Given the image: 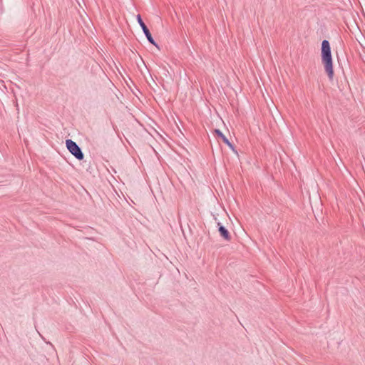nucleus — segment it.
Segmentation results:
<instances>
[{
	"label": "nucleus",
	"instance_id": "1",
	"mask_svg": "<svg viewBox=\"0 0 365 365\" xmlns=\"http://www.w3.org/2000/svg\"><path fill=\"white\" fill-rule=\"evenodd\" d=\"M322 61L329 79H332L334 71L331 52L329 42L327 40H324L322 43Z\"/></svg>",
	"mask_w": 365,
	"mask_h": 365
},
{
	"label": "nucleus",
	"instance_id": "2",
	"mask_svg": "<svg viewBox=\"0 0 365 365\" xmlns=\"http://www.w3.org/2000/svg\"><path fill=\"white\" fill-rule=\"evenodd\" d=\"M66 145L68 151L78 160H81L84 158V155L81 148L76 144V142L71 139L66 140Z\"/></svg>",
	"mask_w": 365,
	"mask_h": 365
},
{
	"label": "nucleus",
	"instance_id": "3",
	"mask_svg": "<svg viewBox=\"0 0 365 365\" xmlns=\"http://www.w3.org/2000/svg\"><path fill=\"white\" fill-rule=\"evenodd\" d=\"M137 21L139 24V25L140 26L144 34L145 35L148 41L152 43L153 45L155 46L156 47H158V45L157 43H155V41H154L153 38L152 37V35L149 31V29H148V27L146 26V25L145 24V23L143 22L141 16L140 14H138L137 15Z\"/></svg>",
	"mask_w": 365,
	"mask_h": 365
},
{
	"label": "nucleus",
	"instance_id": "4",
	"mask_svg": "<svg viewBox=\"0 0 365 365\" xmlns=\"http://www.w3.org/2000/svg\"><path fill=\"white\" fill-rule=\"evenodd\" d=\"M215 133L222 138V141L227 144L233 151L235 152L233 145L229 141L226 136L218 129L215 130Z\"/></svg>",
	"mask_w": 365,
	"mask_h": 365
},
{
	"label": "nucleus",
	"instance_id": "5",
	"mask_svg": "<svg viewBox=\"0 0 365 365\" xmlns=\"http://www.w3.org/2000/svg\"><path fill=\"white\" fill-rule=\"evenodd\" d=\"M219 232L220 235L226 240H230V235L228 230L222 225H220L219 227Z\"/></svg>",
	"mask_w": 365,
	"mask_h": 365
}]
</instances>
